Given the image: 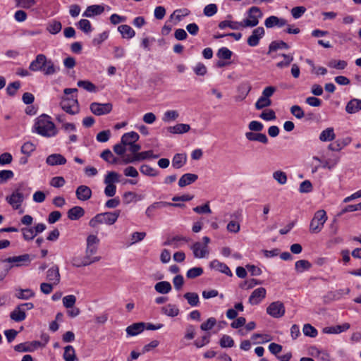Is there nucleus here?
Listing matches in <instances>:
<instances>
[{
  "label": "nucleus",
  "instance_id": "8",
  "mask_svg": "<svg viewBox=\"0 0 361 361\" xmlns=\"http://www.w3.org/2000/svg\"><path fill=\"white\" fill-rule=\"evenodd\" d=\"M285 312V306L281 301L273 302L267 307V313L274 318H281Z\"/></svg>",
  "mask_w": 361,
  "mask_h": 361
},
{
  "label": "nucleus",
  "instance_id": "54",
  "mask_svg": "<svg viewBox=\"0 0 361 361\" xmlns=\"http://www.w3.org/2000/svg\"><path fill=\"white\" fill-rule=\"evenodd\" d=\"M79 29H80L85 33H90L92 30V27L90 20L87 19H81L77 24Z\"/></svg>",
  "mask_w": 361,
  "mask_h": 361
},
{
  "label": "nucleus",
  "instance_id": "62",
  "mask_svg": "<svg viewBox=\"0 0 361 361\" xmlns=\"http://www.w3.org/2000/svg\"><path fill=\"white\" fill-rule=\"evenodd\" d=\"M359 210H361V202L356 204H349L345 206L344 208L341 209L338 215L341 216L347 212H352Z\"/></svg>",
  "mask_w": 361,
  "mask_h": 361
},
{
  "label": "nucleus",
  "instance_id": "52",
  "mask_svg": "<svg viewBox=\"0 0 361 361\" xmlns=\"http://www.w3.org/2000/svg\"><path fill=\"white\" fill-rule=\"evenodd\" d=\"M20 231L24 240L27 241L32 240L36 236L33 227H23Z\"/></svg>",
  "mask_w": 361,
  "mask_h": 361
},
{
  "label": "nucleus",
  "instance_id": "42",
  "mask_svg": "<svg viewBox=\"0 0 361 361\" xmlns=\"http://www.w3.org/2000/svg\"><path fill=\"white\" fill-rule=\"evenodd\" d=\"M243 27L242 22L231 21V20H223L219 23V27L221 30H224L226 27H230L232 30H238Z\"/></svg>",
  "mask_w": 361,
  "mask_h": 361
},
{
  "label": "nucleus",
  "instance_id": "35",
  "mask_svg": "<svg viewBox=\"0 0 361 361\" xmlns=\"http://www.w3.org/2000/svg\"><path fill=\"white\" fill-rule=\"evenodd\" d=\"M155 290L160 294H167L171 289V285L169 281H163L158 282L154 286Z\"/></svg>",
  "mask_w": 361,
  "mask_h": 361
},
{
  "label": "nucleus",
  "instance_id": "48",
  "mask_svg": "<svg viewBox=\"0 0 361 361\" xmlns=\"http://www.w3.org/2000/svg\"><path fill=\"white\" fill-rule=\"evenodd\" d=\"M271 100L267 97L260 96V97L256 102L255 106L256 109L260 110L266 107H269L271 105Z\"/></svg>",
  "mask_w": 361,
  "mask_h": 361
},
{
  "label": "nucleus",
  "instance_id": "41",
  "mask_svg": "<svg viewBox=\"0 0 361 361\" xmlns=\"http://www.w3.org/2000/svg\"><path fill=\"white\" fill-rule=\"evenodd\" d=\"M190 129V127L189 125L184 123H178L174 126H170L168 128V130L171 133L181 134L189 131Z\"/></svg>",
  "mask_w": 361,
  "mask_h": 361
},
{
  "label": "nucleus",
  "instance_id": "24",
  "mask_svg": "<svg viewBox=\"0 0 361 361\" xmlns=\"http://www.w3.org/2000/svg\"><path fill=\"white\" fill-rule=\"evenodd\" d=\"M85 214V210L80 206H75L71 208L68 212L67 216L70 220L76 221L82 217Z\"/></svg>",
  "mask_w": 361,
  "mask_h": 361
},
{
  "label": "nucleus",
  "instance_id": "37",
  "mask_svg": "<svg viewBox=\"0 0 361 361\" xmlns=\"http://www.w3.org/2000/svg\"><path fill=\"white\" fill-rule=\"evenodd\" d=\"M61 28L62 25L61 22L56 20H52L47 23L46 29L49 33L56 35L61 30Z\"/></svg>",
  "mask_w": 361,
  "mask_h": 361
},
{
  "label": "nucleus",
  "instance_id": "51",
  "mask_svg": "<svg viewBox=\"0 0 361 361\" xmlns=\"http://www.w3.org/2000/svg\"><path fill=\"white\" fill-rule=\"evenodd\" d=\"M232 55L233 52L227 47L220 48L216 53L217 57L219 59L224 60H230L231 59Z\"/></svg>",
  "mask_w": 361,
  "mask_h": 361
},
{
  "label": "nucleus",
  "instance_id": "39",
  "mask_svg": "<svg viewBox=\"0 0 361 361\" xmlns=\"http://www.w3.org/2000/svg\"><path fill=\"white\" fill-rule=\"evenodd\" d=\"M161 312L169 317H174L179 314V309L175 305L169 304L161 307Z\"/></svg>",
  "mask_w": 361,
  "mask_h": 361
},
{
  "label": "nucleus",
  "instance_id": "2",
  "mask_svg": "<svg viewBox=\"0 0 361 361\" xmlns=\"http://www.w3.org/2000/svg\"><path fill=\"white\" fill-rule=\"evenodd\" d=\"M29 69L35 72L42 71L46 75H53L59 71V68L42 54L37 55L35 59L30 63Z\"/></svg>",
  "mask_w": 361,
  "mask_h": 361
},
{
  "label": "nucleus",
  "instance_id": "18",
  "mask_svg": "<svg viewBox=\"0 0 361 361\" xmlns=\"http://www.w3.org/2000/svg\"><path fill=\"white\" fill-rule=\"evenodd\" d=\"M76 197L81 201H86L90 199L92 196V190L87 185H80L78 187L75 191Z\"/></svg>",
  "mask_w": 361,
  "mask_h": 361
},
{
  "label": "nucleus",
  "instance_id": "43",
  "mask_svg": "<svg viewBox=\"0 0 361 361\" xmlns=\"http://www.w3.org/2000/svg\"><path fill=\"white\" fill-rule=\"evenodd\" d=\"M183 297L192 307H196L200 304L199 295L196 293L188 292L184 294Z\"/></svg>",
  "mask_w": 361,
  "mask_h": 361
},
{
  "label": "nucleus",
  "instance_id": "63",
  "mask_svg": "<svg viewBox=\"0 0 361 361\" xmlns=\"http://www.w3.org/2000/svg\"><path fill=\"white\" fill-rule=\"evenodd\" d=\"M36 149L35 145L30 142H25L21 147V152L27 156H30L32 152H34Z\"/></svg>",
  "mask_w": 361,
  "mask_h": 361
},
{
  "label": "nucleus",
  "instance_id": "3",
  "mask_svg": "<svg viewBox=\"0 0 361 361\" xmlns=\"http://www.w3.org/2000/svg\"><path fill=\"white\" fill-rule=\"evenodd\" d=\"M119 210L114 212H104L97 214L89 222L90 226L92 228L97 227L98 224H105L107 225L114 224L120 216Z\"/></svg>",
  "mask_w": 361,
  "mask_h": 361
},
{
  "label": "nucleus",
  "instance_id": "17",
  "mask_svg": "<svg viewBox=\"0 0 361 361\" xmlns=\"http://www.w3.org/2000/svg\"><path fill=\"white\" fill-rule=\"evenodd\" d=\"M245 135L246 139L249 141H256L263 144H267L269 141L267 135L259 132L255 133L249 131L245 133Z\"/></svg>",
  "mask_w": 361,
  "mask_h": 361
},
{
  "label": "nucleus",
  "instance_id": "49",
  "mask_svg": "<svg viewBox=\"0 0 361 361\" xmlns=\"http://www.w3.org/2000/svg\"><path fill=\"white\" fill-rule=\"evenodd\" d=\"M302 332L305 336L310 338H315L318 334L317 330L310 324L303 326Z\"/></svg>",
  "mask_w": 361,
  "mask_h": 361
},
{
  "label": "nucleus",
  "instance_id": "38",
  "mask_svg": "<svg viewBox=\"0 0 361 361\" xmlns=\"http://www.w3.org/2000/svg\"><path fill=\"white\" fill-rule=\"evenodd\" d=\"M63 357L65 361H78L75 349L72 345H67L64 348Z\"/></svg>",
  "mask_w": 361,
  "mask_h": 361
},
{
  "label": "nucleus",
  "instance_id": "28",
  "mask_svg": "<svg viewBox=\"0 0 361 361\" xmlns=\"http://www.w3.org/2000/svg\"><path fill=\"white\" fill-rule=\"evenodd\" d=\"M139 135L134 131L126 133L121 137V142L124 145H130L139 140Z\"/></svg>",
  "mask_w": 361,
  "mask_h": 361
},
{
  "label": "nucleus",
  "instance_id": "31",
  "mask_svg": "<svg viewBox=\"0 0 361 361\" xmlns=\"http://www.w3.org/2000/svg\"><path fill=\"white\" fill-rule=\"evenodd\" d=\"M360 110H361V100L358 99L350 100L345 106V111L348 114H355Z\"/></svg>",
  "mask_w": 361,
  "mask_h": 361
},
{
  "label": "nucleus",
  "instance_id": "26",
  "mask_svg": "<svg viewBox=\"0 0 361 361\" xmlns=\"http://www.w3.org/2000/svg\"><path fill=\"white\" fill-rule=\"evenodd\" d=\"M289 48V45L283 40L272 41L269 45L267 54H271L279 49H288Z\"/></svg>",
  "mask_w": 361,
  "mask_h": 361
},
{
  "label": "nucleus",
  "instance_id": "10",
  "mask_svg": "<svg viewBox=\"0 0 361 361\" xmlns=\"http://www.w3.org/2000/svg\"><path fill=\"white\" fill-rule=\"evenodd\" d=\"M6 200L13 209H18L24 200V196L19 189H16L11 195L6 197Z\"/></svg>",
  "mask_w": 361,
  "mask_h": 361
},
{
  "label": "nucleus",
  "instance_id": "25",
  "mask_svg": "<svg viewBox=\"0 0 361 361\" xmlns=\"http://www.w3.org/2000/svg\"><path fill=\"white\" fill-rule=\"evenodd\" d=\"M47 279L49 281H52L54 284H58L60 281L59 269L57 265H54L48 269L47 273Z\"/></svg>",
  "mask_w": 361,
  "mask_h": 361
},
{
  "label": "nucleus",
  "instance_id": "40",
  "mask_svg": "<svg viewBox=\"0 0 361 361\" xmlns=\"http://www.w3.org/2000/svg\"><path fill=\"white\" fill-rule=\"evenodd\" d=\"M180 241H184V242H189L190 241V238L176 235L171 238H169L167 240H166L164 243V245H172L174 247L177 248L179 247V242Z\"/></svg>",
  "mask_w": 361,
  "mask_h": 361
},
{
  "label": "nucleus",
  "instance_id": "1",
  "mask_svg": "<svg viewBox=\"0 0 361 361\" xmlns=\"http://www.w3.org/2000/svg\"><path fill=\"white\" fill-rule=\"evenodd\" d=\"M33 129L37 134L45 137H54L58 133L55 124L47 114H42L35 119Z\"/></svg>",
  "mask_w": 361,
  "mask_h": 361
},
{
  "label": "nucleus",
  "instance_id": "23",
  "mask_svg": "<svg viewBox=\"0 0 361 361\" xmlns=\"http://www.w3.org/2000/svg\"><path fill=\"white\" fill-rule=\"evenodd\" d=\"M104 11V8L102 5H92L87 7L82 16L87 18H91L94 16L102 14Z\"/></svg>",
  "mask_w": 361,
  "mask_h": 361
},
{
  "label": "nucleus",
  "instance_id": "30",
  "mask_svg": "<svg viewBox=\"0 0 361 361\" xmlns=\"http://www.w3.org/2000/svg\"><path fill=\"white\" fill-rule=\"evenodd\" d=\"M166 202H154L147 208L145 211L146 216L149 219H152L154 216V212L157 209L166 207Z\"/></svg>",
  "mask_w": 361,
  "mask_h": 361
},
{
  "label": "nucleus",
  "instance_id": "6",
  "mask_svg": "<svg viewBox=\"0 0 361 361\" xmlns=\"http://www.w3.org/2000/svg\"><path fill=\"white\" fill-rule=\"evenodd\" d=\"M262 13L259 8L257 6L251 7L248 11V18L244 19L242 21L243 27L257 26L259 23V18H262Z\"/></svg>",
  "mask_w": 361,
  "mask_h": 361
},
{
  "label": "nucleus",
  "instance_id": "11",
  "mask_svg": "<svg viewBox=\"0 0 361 361\" xmlns=\"http://www.w3.org/2000/svg\"><path fill=\"white\" fill-rule=\"evenodd\" d=\"M264 35V28L263 27H257L252 30L251 35L247 38V44L252 47L257 46Z\"/></svg>",
  "mask_w": 361,
  "mask_h": 361
},
{
  "label": "nucleus",
  "instance_id": "59",
  "mask_svg": "<svg viewBox=\"0 0 361 361\" xmlns=\"http://www.w3.org/2000/svg\"><path fill=\"white\" fill-rule=\"evenodd\" d=\"M77 85L79 87H82L88 92H92L96 91V86L90 81L79 80Z\"/></svg>",
  "mask_w": 361,
  "mask_h": 361
},
{
  "label": "nucleus",
  "instance_id": "4",
  "mask_svg": "<svg viewBox=\"0 0 361 361\" xmlns=\"http://www.w3.org/2000/svg\"><path fill=\"white\" fill-rule=\"evenodd\" d=\"M327 220L326 213L324 209L315 212L310 224V231L312 233H318L323 228L324 224Z\"/></svg>",
  "mask_w": 361,
  "mask_h": 361
},
{
  "label": "nucleus",
  "instance_id": "64",
  "mask_svg": "<svg viewBox=\"0 0 361 361\" xmlns=\"http://www.w3.org/2000/svg\"><path fill=\"white\" fill-rule=\"evenodd\" d=\"M76 302V297L73 295H68L63 298V305L66 308H72Z\"/></svg>",
  "mask_w": 361,
  "mask_h": 361
},
{
  "label": "nucleus",
  "instance_id": "14",
  "mask_svg": "<svg viewBox=\"0 0 361 361\" xmlns=\"http://www.w3.org/2000/svg\"><path fill=\"white\" fill-rule=\"evenodd\" d=\"M287 25V20L284 18H280L275 16L268 17L264 21V25L267 28L274 27H282Z\"/></svg>",
  "mask_w": 361,
  "mask_h": 361
},
{
  "label": "nucleus",
  "instance_id": "27",
  "mask_svg": "<svg viewBox=\"0 0 361 361\" xmlns=\"http://www.w3.org/2000/svg\"><path fill=\"white\" fill-rule=\"evenodd\" d=\"M10 317L12 320L20 322L25 319L26 313L25 309H22L18 305L15 309L10 313Z\"/></svg>",
  "mask_w": 361,
  "mask_h": 361
},
{
  "label": "nucleus",
  "instance_id": "19",
  "mask_svg": "<svg viewBox=\"0 0 361 361\" xmlns=\"http://www.w3.org/2000/svg\"><path fill=\"white\" fill-rule=\"evenodd\" d=\"M352 141L350 137H346L342 139H338L334 142L329 145V149L331 151L338 152L344 147L348 145Z\"/></svg>",
  "mask_w": 361,
  "mask_h": 361
},
{
  "label": "nucleus",
  "instance_id": "47",
  "mask_svg": "<svg viewBox=\"0 0 361 361\" xmlns=\"http://www.w3.org/2000/svg\"><path fill=\"white\" fill-rule=\"evenodd\" d=\"M120 175L115 171L108 172L104 177V183L105 184H114L118 183Z\"/></svg>",
  "mask_w": 361,
  "mask_h": 361
},
{
  "label": "nucleus",
  "instance_id": "22",
  "mask_svg": "<svg viewBox=\"0 0 361 361\" xmlns=\"http://www.w3.org/2000/svg\"><path fill=\"white\" fill-rule=\"evenodd\" d=\"M348 323H344L341 325L324 327L322 330L323 333L328 334H336L347 331L350 328Z\"/></svg>",
  "mask_w": 361,
  "mask_h": 361
},
{
  "label": "nucleus",
  "instance_id": "55",
  "mask_svg": "<svg viewBox=\"0 0 361 361\" xmlns=\"http://www.w3.org/2000/svg\"><path fill=\"white\" fill-rule=\"evenodd\" d=\"M100 157L105 160L106 161L110 163V164H116L118 161V159L114 156L111 150L109 149H104Z\"/></svg>",
  "mask_w": 361,
  "mask_h": 361
},
{
  "label": "nucleus",
  "instance_id": "45",
  "mask_svg": "<svg viewBox=\"0 0 361 361\" xmlns=\"http://www.w3.org/2000/svg\"><path fill=\"white\" fill-rule=\"evenodd\" d=\"M140 172L147 176L154 177L159 174V171L147 164H142L140 167Z\"/></svg>",
  "mask_w": 361,
  "mask_h": 361
},
{
  "label": "nucleus",
  "instance_id": "50",
  "mask_svg": "<svg viewBox=\"0 0 361 361\" xmlns=\"http://www.w3.org/2000/svg\"><path fill=\"white\" fill-rule=\"evenodd\" d=\"M347 62L344 60H331L328 63V66L329 68H335L337 70H343L347 67Z\"/></svg>",
  "mask_w": 361,
  "mask_h": 361
},
{
  "label": "nucleus",
  "instance_id": "7",
  "mask_svg": "<svg viewBox=\"0 0 361 361\" xmlns=\"http://www.w3.org/2000/svg\"><path fill=\"white\" fill-rule=\"evenodd\" d=\"M60 105L63 111L71 115L78 114L80 110L76 97L72 96L71 98L63 97Z\"/></svg>",
  "mask_w": 361,
  "mask_h": 361
},
{
  "label": "nucleus",
  "instance_id": "21",
  "mask_svg": "<svg viewBox=\"0 0 361 361\" xmlns=\"http://www.w3.org/2000/svg\"><path fill=\"white\" fill-rule=\"evenodd\" d=\"M145 329V322H137L134 323L130 326H128L126 329V334L130 336H135L142 333Z\"/></svg>",
  "mask_w": 361,
  "mask_h": 361
},
{
  "label": "nucleus",
  "instance_id": "13",
  "mask_svg": "<svg viewBox=\"0 0 361 361\" xmlns=\"http://www.w3.org/2000/svg\"><path fill=\"white\" fill-rule=\"evenodd\" d=\"M251 85L248 82L240 83L238 87V94L234 97L235 102H242L248 95L251 90Z\"/></svg>",
  "mask_w": 361,
  "mask_h": 361
},
{
  "label": "nucleus",
  "instance_id": "46",
  "mask_svg": "<svg viewBox=\"0 0 361 361\" xmlns=\"http://www.w3.org/2000/svg\"><path fill=\"white\" fill-rule=\"evenodd\" d=\"M159 157V154H154L152 150L144 151L142 152H139L135 154V159H137V161L145 160L147 159H157Z\"/></svg>",
  "mask_w": 361,
  "mask_h": 361
},
{
  "label": "nucleus",
  "instance_id": "20",
  "mask_svg": "<svg viewBox=\"0 0 361 361\" xmlns=\"http://www.w3.org/2000/svg\"><path fill=\"white\" fill-rule=\"evenodd\" d=\"M66 161V159L61 154H52L46 159V163L49 166L64 165Z\"/></svg>",
  "mask_w": 361,
  "mask_h": 361
},
{
  "label": "nucleus",
  "instance_id": "58",
  "mask_svg": "<svg viewBox=\"0 0 361 361\" xmlns=\"http://www.w3.org/2000/svg\"><path fill=\"white\" fill-rule=\"evenodd\" d=\"M16 6L29 9L36 4L35 0H15Z\"/></svg>",
  "mask_w": 361,
  "mask_h": 361
},
{
  "label": "nucleus",
  "instance_id": "33",
  "mask_svg": "<svg viewBox=\"0 0 361 361\" xmlns=\"http://www.w3.org/2000/svg\"><path fill=\"white\" fill-rule=\"evenodd\" d=\"M35 292L30 288L22 289L19 288L16 290L15 296L20 300H29L35 296Z\"/></svg>",
  "mask_w": 361,
  "mask_h": 361
},
{
  "label": "nucleus",
  "instance_id": "5",
  "mask_svg": "<svg viewBox=\"0 0 361 361\" xmlns=\"http://www.w3.org/2000/svg\"><path fill=\"white\" fill-rule=\"evenodd\" d=\"M34 257L29 254H24L18 256L9 257L2 260V262L11 264L8 269H11L14 267H27L28 266Z\"/></svg>",
  "mask_w": 361,
  "mask_h": 361
},
{
  "label": "nucleus",
  "instance_id": "44",
  "mask_svg": "<svg viewBox=\"0 0 361 361\" xmlns=\"http://www.w3.org/2000/svg\"><path fill=\"white\" fill-rule=\"evenodd\" d=\"M312 267V264L306 259H300L295 262V269L298 273H302L305 270H309Z\"/></svg>",
  "mask_w": 361,
  "mask_h": 361
},
{
  "label": "nucleus",
  "instance_id": "34",
  "mask_svg": "<svg viewBox=\"0 0 361 361\" xmlns=\"http://www.w3.org/2000/svg\"><path fill=\"white\" fill-rule=\"evenodd\" d=\"M118 30L123 38L131 39L135 35V32L128 25H121L118 26Z\"/></svg>",
  "mask_w": 361,
  "mask_h": 361
},
{
  "label": "nucleus",
  "instance_id": "15",
  "mask_svg": "<svg viewBox=\"0 0 361 361\" xmlns=\"http://www.w3.org/2000/svg\"><path fill=\"white\" fill-rule=\"evenodd\" d=\"M101 259V257L96 256L94 257L92 261H88L85 257H73L71 259V264L73 267H81L88 266L94 262H99Z\"/></svg>",
  "mask_w": 361,
  "mask_h": 361
},
{
  "label": "nucleus",
  "instance_id": "53",
  "mask_svg": "<svg viewBox=\"0 0 361 361\" xmlns=\"http://www.w3.org/2000/svg\"><path fill=\"white\" fill-rule=\"evenodd\" d=\"M280 56H282L284 60L276 63V67L279 68L288 67L293 61V56L290 54H281Z\"/></svg>",
  "mask_w": 361,
  "mask_h": 361
},
{
  "label": "nucleus",
  "instance_id": "12",
  "mask_svg": "<svg viewBox=\"0 0 361 361\" xmlns=\"http://www.w3.org/2000/svg\"><path fill=\"white\" fill-rule=\"evenodd\" d=\"M267 294V290L264 288L260 287L255 290L251 293L250 296L249 297V302L252 305H256L261 302V301L265 298Z\"/></svg>",
  "mask_w": 361,
  "mask_h": 361
},
{
  "label": "nucleus",
  "instance_id": "9",
  "mask_svg": "<svg viewBox=\"0 0 361 361\" xmlns=\"http://www.w3.org/2000/svg\"><path fill=\"white\" fill-rule=\"evenodd\" d=\"M90 111L96 116H102L109 114L113 109L111 103L101 104L98 102H92L90 106Z\"/></svg>",
  "mask_w": 361,
  "mask_h": 361
},
{
  "label": "nucleus",
  "instance_id": "16",
  "mask_svg": "<svg viewBox=\"0 0 361 361\" xmlns=\"http://www.w3.org/2000/svg\"><path fill=\"white\" fill-rule=\"evenodd\" d=\"M209 267L212 269H214L221 273L225 274L228 276H233V273L230 270L229 267L226 264L221 262L216 259H214L210 262Z\"/></svg>",
  "mask_w": 361,
  "mask_h": 361
},
{
  "label": "nucleus",
  "instance_id": "29",
  "mask_svg": "<svg viewBox=\"0 0 361 361\" xmlns=\"http://www.w3.org/2000/svg\"><path fill=\"white\" fill-rule=\"evenodd\" d=\"M198 178L197 175L194 173H185L178 180V185L183 188L194 183Z\"/></svg>",
  "mask_w": 361,
  "mask_h": 361
},
{
  "label": "nucleus",
  "instance_id": "57",
  "mask_svg": "<svg viewBox=\"0 0 361 361\" xmlns=\"http://www.w3.org/2000/svg\"><path fill=\"white\" fill-rule=\"evenodd\" d=\"M273 178L281 185H284L287 182V175L282 171H276L273 173Z\"/></svg>",
  "mask_w": 361,
  "mask_h": 361
},
{
  "label": "nucleus",
  "instance_id": "36",
  "mask_svg": "<svg viewBox=\"0 0 361 361\" xmlns=\"http://www.w3.org/2000/svg\"><path fill=\"white\" fill-rule=\"evenodd\" d=\"M336 135L333 128H327L319 135V140L322 142H329L335 139Z\"/></svg>",
  "mask_w": 361,
  "mask_h": 361
},
{
  "label": "nucleus",
  "instance_id": "56",
  "mask_svg": "<svg viewBox=\"0 0 361 361\" xmlns=\"http://www.w3.org/2000/svg\"><path fill=\"white\" fill-rule=\"evenodd\" d=\"M190 249L192 250L195 257L202 258L203 257V245L200 242L195 243Z\"/></svg>",
  "mask_w": 361,
  "mask_h": 361
},
{
  "label": "nucleus",
  "instance_id": "60",
  "mask_svg": "<svg viewBox=\"0 0 361 361\" xmlns=\"http://www.w3.org/2000/svg\"><path fill=\"white\" fill-rule=\"evenodd\" d=\"M219 345L221 348H232L234 346V341L230 336L224 335L219 341Z\"/></svg>",
  "mask_w": 361,
  "mask_h": 361
},
{
  "label": "nucleus",
  "instance_id": "32",
  "mask_svg": "<svg viewBox=\"0 0 361 361\" xmlns=\"http://www.w3.org/2000/svg\"><path fill=\"white\" fill-rule=\"evenodd\" d=\"M186 161L187 156L185 154H176L172 159V166L175 169H180L185 164Z\"/></svg>",
  "mask_w": 361,
  "mask_h": 361
},
{
  "label": "nucleus",
  "instance_id": "61",
  "mask_svg": "<svg viewBox=\"0 0 361 361\" xmlns=\"http://www.w3.org/2000/svg\"><path fill=\"white\" fill-rule=\"evenodd\" d=\"M14 173L11 170H1L0 171V183L3 184L8 180L13 178Z\"/></svg>",
  "mask_w": 361,
  "mask_h": 361
}]
</instances>
